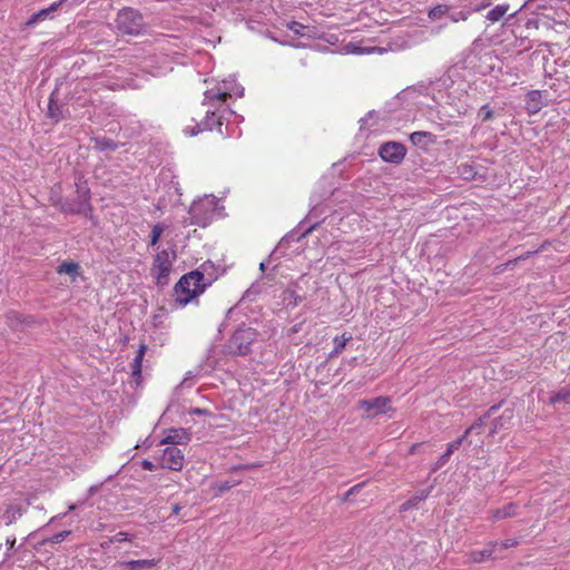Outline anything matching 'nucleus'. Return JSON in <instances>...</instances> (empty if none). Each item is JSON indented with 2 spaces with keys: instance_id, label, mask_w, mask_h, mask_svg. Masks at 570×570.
Returning a JSON list of instances; mask_svg holds the SVG:
<instances>
[{
  "instance_id": "nucleus-42",
  "label": "nucleus",
  "mask_w": 570,
  "mask_h": 570,
  "mask_svg": "<svg viewBox=\"0 0 570 570\" xmlns=\"http://www.w3.org/2000/svg\"><path fill=\"white\" fill-rule=\"evenodd\" d=\"M501 405H502V402L492 405L491 407L488 409V411L483 414V416L487 420L490 419L492 415L495 414V412L501 407Z\"/></svg>"
},
{
  "instance_id": "nucleus-1",
  "label": "nucleus",
  "mask_w": 570,
  "mask_h": 570,
  "mask_svg": "<svg viewBox=\"0 0 570 570\" xmlns=\"http://www.w3.org/2000/svg\"><path fill=\"white\" fill-rule=\"evenodd\" d=\"M232 91L228 89L227 85L224 82L223 87H218L216 89H208L204 94V104L214 107V110L208 109L206 111V118L204 121L196 124L190 130L188 128L185 129L186 134L190 136H196L204 130H213L217 128L218 131H222V116H217L219 111V106H222L229 97H232Z\"/></svg>"
},
{
  "instance_id": "nucleus-32",
  "label": "nucleus",
  "mask_w": 570,
  "mask_h": 570,
  "mask_svg": "<svg viewBox=\"0 0 570 570\" xmlns=\"http://www.w3.org/2000/svg\"><path fill=\"white\" fill-rule=\"evenodd\" d=\"M350 340H351V336H345V334H343L341 337L336 336L334 340L335 348L333 351V354L341 353L343 351V348L345 347L346 342Z\"/></svg>"
},
{
  "instance_id": "nucleus-34",
  "label": "nucleus",
  "mask_w": 570,
  "mask_h": 570,
  "mask_svg": "<svg viewBox=\"0 0 570 570\" xmlns=\"http://www.w3.org/2000/svg\"><path fill=\"white\" fill-rule=\"evenodd\" d=\"M451 455L445 451L440 458L439 460L433 464L432 466V472H436L438 470H440L442 466H444L448 461L450 460Z\"/></svg>"
},
{
  "instance_id": "nucleus-33",
  "label": "nucleus",
  "mask_w": 570,
  "mask_h": 570,
  "mask_svg": "<svg viewBox=\"0 0 570 570\" xmlns=\"http://www.w3.org/2000/svg\"><path fill=\"white\" fill-rule=\"evenodd\" d=\"M479 117L482 121H488L493 118V110L489 105H483L479 111Z\"/></svg>"
},
{
  "instance_id": "nucleus-45",
  "label": "nucleus",
  "mask_w": 570,
  "mask_h": 570,
  "mask_svg": "<svg viewBox=\"0 0 570 570\" xmlns=\"http://www.w3.org/2000/svg\"><path fill=\"white\" fill-rule=\"evenodd\" d=\"M114 543L112 538H109L107 541L100 543L101 549L107 550Z\"/></svg>"
},
{
  "instance_id": "nucleus-4",
  "label": "nucleus",
  "mask_w": 570,
  "mask_h": 570,
  "mask_svg": "<svg viewBox=\"0 0 570 570\" xmlns=\"http://www.w3.org/2000/svg\"><path fill=\"white\" fill-rule=\"evenodd\" d=\"M115 29L124 36H139L145 31L146 22L138 10L125 7L117 13Z\"/></svg>"
},
{
  "instance_id": "nucleus-9",
  "label": "nucleus",
  "mask_w": 570,
  "mask_h": 570,
  "mask_svg": "<svg viewBox=\"0 0 570 570\" xmlns=\"http://www.w3.org/2000/svg\"><path fill=\"white\" fill-rule=\"evenodd\" d=\"M160 465L173 471H180L184 465V454L176 446H167L163 450Z\"/></svg>"
},
{
  "instance_id": "nucleus-36",
  "label": "nucleus",
  "mask_w": 570,
  "mask_h": 570,
  "mask_svg": "<svg viewBox=\"0 0 570 570\" xmlns=\"http://www.w3.org/2000/svg\"><path fill=\"white\" fill-rule=\"evenodd\" d=\"M71 532L69 530H65L58 533H55L50 539H48V542L51 543H60L62 542Z\"/></svg>"
},
{
  "instance_id": "nucleus-14",
  "label": "nucleus",
  "mask_w": 570,
  "mask_h": 570,
  "mask_svg": "<svg viewBox=\"0 0 570 570\" xmlns=\"http://www.w3.org/2000/svg\"><path fill=\"white\" fill-rule=\"evenodd\" d=\"M146 351H147V345L145 343H141L139 345L137 354H136V356H135V358L132 360V363H131V375H132V379L135 380L137 385L140 384L142 360H144Z\"/></svg>"
},
{
  "instance_id": "nucleus-17",
  "label": "nucleus",
  "mask_w": 570,
  "mask_h": 570,
  "mask_svg": "<svg viewBox=\"0 0 570 570\" xmlns=\"http://www.w3.org/2000/svg\"><path fill=\"white\" fill-rule=\"evenodd\" d=\"M156 564L157 561L155 559L131 560L120 563V566L128 568V570H149Z\"/></svg>"
},
{
  "instance_id": "nucleus-5",
  "label": "nucleus",
  "mask_w": 570,
  "mask_h": 570,
  "mask_svg": "<svg viewBox=\"0 0 570 570\" xmlns=\"http://www.w3.org/2000/svg\"><path fill=\"white\" fill-rule=\"evenodd\" d=\"M257 336L258 333L256 330L247 326H239L226 342L225 351L230 355H248L252 352V345L256 342Z\"/></svg>"
},
{
  "instance_id": "nucleus-51",
  "label": "nucleus",
  "mask_w": 570,
  "mask_h": 570,
  "mask_svg": "<svg viewBox=\"0 0 570 570\" xmlns=\"http://www.w3.org/2000/svg\"><path fill=\"white\" fill-rule=\"evenodd\" d=\"M73 510H75V505L72 504L69 507V511H73Z\"/></svg>"
},
{
  "instance_id": "nucleus-6",
  "label": "nucleus",
  "mask_w": 570,
  "mask_h": 570,
  "mask_svg": "<svg viewBox=\"0 0 570 570\" xmlns=\"http://www.w3.org/2000/svg\"><path fill=\"white\" fill-rule=\"evenodd\" d=\"M176 250L163 249L158 252L153 261L150 274L156 278V285L165 287L169 283V274L173 271V264L176 261Z\"/></svg>"
},
{
  "instance_id": "nucleus-3",
  "label": "nucleus",
  "mask_w": 570,
  "mask_h": 570,
  "mask_svg": "<svg viewBox=\"0 0 570 570\" xmlns=\"http://www.w3.org/2000/svg\"><path fill=\"white\" fill-rule=\"evenodd\" d=\"M60 209L66 214L83 215L91 218L90 189L85 180L79 178L76 181V198L62 199Z\"/></svg>"
},
{
  "instance_id": "nucleus-19",
  "label": "nucleus",
  "mask_w": 570,
  "mask_h": 570,
  "mask_svg": "<svg viewBox=\"0 0 570 570\" xmlns=\"http://www.w3.org/2000/svg\"><path fill=\"white\" fill-rule=\"evenodd\" d=\"M541 92L539 90H532L527 96V109L531 114H535L541 109Z\"/></svg>"
},
{
  "instance_id": "nucleus-35",
  "label": "nucleus",
  "mask_w": 570,
  "mask_h": 570,
  "mask_svg": "<svg viewBox=\"0 0 570 570\" xmlns=\"http://www.w3.org/2000/svg\"><path fill=\"white\" fill-rule=\"evenodd\" d=\"M112 540H114V543L116 542H125V541H132L135 535L134 534H129L127 532H118L116 533L114 537H111Z\"/></svg>"
},
{
  "instance_id": "nucleus-46",
  "label": "nucleus",
  "mask_w": 570,
  "mask_h": 570,
  "mask_svg": "<svg viewBox=\"0 0 570 570\" xmlns=\"http://www.w3.org/2000/svg\"><path fill=\"white\" fill-rule=\"evenodd\" d=\"M419 446H420V444H417V443H416V444H413V445L410 448L409 453H410V454H414V453L417 451Z\"/></svg>"
},
{
  "instance_id": "nucleus-26",
  "label": "nucleus",
  "mask_w": 570,
  "mask_h": 570,
  "mask_svg": "<svg viewBox=\"0 0 570 570\" xmlns=\"http://www.w3.org/2000/svg\"><path fill=\"white\" fill-rule=\"evenodd\" d=\"M448 12H449V6L448 4H438V6L433 7L429 11L428 16L432 20H436V19H440L443 16H445Z\"/></svg>"
},
{
  "instance_id": "nucleus-22",
  "label": "nucleus",
  "mask_w": 570,
  "mask_h": 570,
  "mask_svg": "<svg viewBox=\"0 0 570 570\" xmlns=\"http://www.w3.org/2000/svg\"><path fill=\"white\" fill-rule=\"evenodd\" d=\"M509 4H498L492 10H490L487 14V19L491 22H498L503 18V16L508 12Z\"/></svg>"
},
{
  "instance_id": "nucleus-11",
  "label": "nucleus",
  "mask_w": 570,
  "mask_h": 570,
  "mask_svg": "<svg viewBox=\"0 0 570 570\" xmlns=\"http://www.w3.org/2000/svg\"><path fill=\"white\" fill-rule=\"evenodd\" d=\"M513 415L514 414H513V410L512 409H505L503 411V413L499 417H495L492 421L489 434L491 436H493L494 434H497L501 430L509 429L511 426Z\"/></svg>"
},
{
  "instance_id": "nucleus-2",
  "label": "nucleus",
  "mask_w": 570,
  "mask_h": 570,
  "mask_svg": "<svg viewBox=\"0 0 570 570\" xmlns=\"http://www.w3.org/2000/svg\"><path fill=\"white\" fill-rule=\"evenodd\" d=\"M210 281H205L204 273L199 269L191 271L180 277V279L174 286L176 295V302L180 306H185L190 303L195 297L199 296L207 286L210 285Z\"/></svg>"
},
{
  "instance_id": "nucleus-23",
  "label": "nucleus",
  "mask_w": 570,
  "mask_h": 570,
  "mask_svg": "<svg viewBox=\"0 0 570 570\" xmlns=\"http://www.w3.org/2000/svg\"><path fill=\"white\" fill-rule=\"evenodd\" d=\"M458 171L460 174V176L465 179V180H473L475 179V176H476V170L475 168L470 165V164H461L459 167H458Z\"/></svg>"
},
{
  "instance_id": "nucleus-25",
  "label": "nucleus",
  "mask_w": 570,
  "mask_h": 570,
  "mask_svg": "<svg viewBox=\"0 0 570 570\" xmlns=\"http://www.w3.org/2000/svg\"><path fill=\"white\" fill-rule=\"evenodd\" d=\"M365 484H366V482H361V483H357L354 487H352L348 491H346L343 494V497L341 498V501H343V502L354 501V497L361 492V490L364 488Z\"/></svg>"
},
{
  "instance_id": "nucleus-50",
  "label": "nucleus",
  "mask_w": 570,
  "mask_h": 570,
  "mask_svg": "<svg viewBox=\"0 0 570 570\" xmlns=\"http://www.w3.org/2000/svg\"><path fill=\"white\" fill-rule=\"evenodd\" d=\"M259 268H261V271H263V272H264V271H265V268H266V264H265L264 262H262V263H261V265H259Z\"/></svg>"
},
{
  "instance_id": "nucleus-13",
  "label": "nucleus",
  "mask_w": 570,
  "mask_h": 570,
  "mask_svg": "<svg viewBox=\"0 0 570 570\" xmlns=\"http://www.w3.org/2000/svg\"><path fill=\"white\" fill-rule=\"evenodd\" d=\"M410 141L419 148L428 149L436 141V136L430 131H414L410 135Z\"/></svg>"
},
{
  "instance_id": "nucleus-44",
  "label": "nucleus",
  "mask_w": 570,
  "mask_h": 570,
  "mask_svg": "<svg viewBox=\"0 0 570 570\" xmlns=\"http://www.w3.org/2000/svg\"><path fill=\"white\" fill-rule=\"evenodd\" d=\"M193 414H196V415H206L208 414V410L206 409H199V407H194L191 409L190 411Z\"/></svg>"
},
{
  "instance_id": "nucleus-24",
  "label": "nucleus",
  "mask_w": 570,
  "mask_h": 570,
  "mask_svg": "<svg viewBox=\"0 0 570 570\" xmlns=\"http://www.w3.org/2000/svg\"><path fill=\"white\" fill-rule=\"evenodd\" d=\"M78 271H79V265L73 262H63L57 268L58 274H68V275H77Z\"/></svg>"
},
{
  "instance_id": "nucleus-29",
  "label": "nucleus",
  "mask_w": 570,
  "mask_h": 570,
  "mask_svg": "<svg viewBox=\"0 0 570 570\" xmlns=\"http://www.w3.org/2000/svg\"><path fill=\"white\" fill-rule=\"evenodd\" d=\"M487 419L482 415L474 423L465 430V434L469 436L471 433L475 432L476 434L481 433L482 428L484 426Z\"/></svg>"
},
{
  "instance_id": "nucleus-37",
  "label": "nucleus",
  "mask_w": 570,
  "mask_h": 570,
  "mask_svg": "<svg viewBox=\"0 0 570 570\" xmlns=\"http://www.w3.org/2000/svg\"><path fill=\"white\" fill-rule=\"evenodd\" d=\"M6 544L8 547V550L6 552V560L10 559L12 553L11 551L14 549V546H16V537H8L7 540H6Z\"/></svg>"
},
{
  "instance_id": "nucleus-43",
  "label": "nucleus",
  "mask_w": 570,
  "mask_h": 570,
  "mask_svg": "<svg viewBox=\"0 0 570 570\" xmlns=\"http://www.w3.org/2000/svg\"><path fill=\"white\" fill-rule=\"evenodd\" d=\"M141 468H142L144 470H147V471H154L156 466H155V464H154L151 461H149V460H144V461L141 462Z\"/></svg>"
},
{
  "instance_id": "nucleus-8",
  "label": "nucleus",
  "mask_w": 570,
  "mask_h": 570,
  "mask_svg": "<svg viewBox=\"0 0 570 570\" xmlns=\"http://www.w3.org/2000/svg\"><path fill=\"white\" fill-rule=\"evenodd\" d=\"M406 154V148L403 144L396 141H389L381 145L379 149L380 157L391 164H400Z\"/></svg>"
},
{
  "instance_id": "nucleus-12",
  "label": "nucleus",
  "mask_w": 570,
  "mask_h": 570,
  "mask_svg": "<svg viewBox=\"0 0 570 570\" xmlns=\"http://www.w3.org/2000/svg\"><path fill=\"white\" fill-rule=\"evenodd\" d=\"M498 542H489L483 550L472 551L470 553V559L475 563H480L490 559H497L498 556L495 554V552L498 550Z\"/></svg>"
},
{
  "instance_id": "nucleus-47",
  "label": "nucleus",
  "mask_w": 570,
  "mask_h": 570,
  "mask_svg": "<svg viewBox=\"0 0 570 570\" xmlns=\"http://www.w3.org/2000/svg\"><path fill=\"white\" fill-rule=\"evenodd\" d=\"M488 6H489V3H481L480 6H478V7L475 8V11H481V10H483L484 8H487Z\"/></svg>"
},
{
  "instance_id": "nucleus-49",
  "label": "nucleus",
  "mask_w": 570,
  "mask_h": 570,
  "mask_svg": "<svg viewBox=\"0 0 570 570\" xmlns=\"http://www.w3.org/2000/svg\"><path fill=\"white\" fill-rule=\"evenodd\" d=\"M243 94H244V89H243V88L238 89V90L235 92V95H236V96H238V97H242V96H243Z\"/></svg>"
},
{
  "instance_id": "nucleus-7",
  "label": "nucleus",
  "mask_w": 570,
  "mask_h": 570,
  "mask_svg": "<svg viewBox=\"0 0 570 570\" xmlns=\"http://www.w3.org/2000/svg\"><path fill=\"white\" fill-rule=\"evenodd\" d=\"M391 399L389 396H377L370 400H361L358 407L364 411V417L372 419L386 413L390 409Z\"/></svg>"
},
{
  "instance_id": "nucleus-30",
  "label": "nucleus",
  "mask_w": 570,
  "mask_h": 570,
  "mask_svg": "<svg viewBox=\"0 0 570 570\" xmlns=\"http://www.w3.org/2000/svg\"><path fill=\"white\" fill-rule=\"evenodd\" d=\"M468 440V435L463 433L460 438L455 439L454 441L450 442L448 444L446 452L452 455L454 451L459 450L460 446L463 444L464 441Z\"/></svg>"
},
{
  "instance_id": "nucleus-18",
  "label": "nucleus",
  "mask_w": 570,
  "mask_h": 570,
  "mask_svg": "<svg viewBox=\"0 0 570 570\" xmlns=\"http://www.w3.org/2000/svg\"><path fill=\"white\" fill-rule=\"evenodd\" d=\"M91 140L94 142V147L100 151H115L119 148V144L108 137H94Z\"/></svg>"
},
{
  "instance_id": "nucleus-40",
  "label": "nucleus",
  "mask_w": 570,
  "mask_h": 570,
  "mask_svg": "<svg viewBox=\"0 0 570 570\" xmlns=\"http://www.w3.org/2000/svg\"><path fill=\"white\" fill-rule=\"evenodd\" d=\"M498 543H499L498 549L502 551V550H505L508 548L517 546L518 542L515 540H513V539H508V540H504V541L498 542Z\"/></svg>"
},
{
  "instance_id": "nucleus-10",
  "label": "nucleus",
  "mask_w": 570,
  "mask_h": 570,
  "mask_svg": "<svg viewBox=\"0 0 570 570\" xmlns=\"http://www.w3.org/2000/svg\"><path fill=\"white\" fill-rule=\"evenodd\" d=\"M66 1L67 0L56 1V2L51 3L48 8L41 9L38 12H35L27 20L26 27L31 28V27H35L40 21H45L48 18H52V13H55Z\"/></svg>"
},
{
  "instance_id": "nucleus-28",
  "label": "nucleus",
  "mask_w": 570,
  "mask_h": 570,
  "mask_svg": "<svg viewBox=\"0 0 570 570\" xmlns=\"http://www.w3.org/2000/svg\"><path fill=\"white\" fill-rule=\"evenodd\" d=\"M561 401H564L566 403H570V390H561L557 393H553L551 396H550V403L551 404H556V403H559Z\"/></svg>"
},
{
  "instance_id": "nucleus-16",
  "label": "nucleus",
  "mask_w": 570,
  "mask_h": 570,
  "mask_svg": "<svg viewBox=\"0 0 570 570\" xmlns=\"http://www.w3.org/2000/svg\"><path fill=\"white\" fill-rule=\"evenodd\" d=\"M432 489L433 485H430L428 489L419 490L411 499L400 505V512L416 508L420 502L424 501L430 495Z\"/></svg>"
},
{
  "instance_id": "nucleus-27",
  "label": "nucleus",
  "mask_w": 570,
  "mask_h": 570,
  "mask_svg": "<svg viewBox=\"0 0 570 570\" xmlns=\"http://www.w3.org/2000/svg\"><path fill=\"white\" fill-rule=\"evenodd\" d=\"M165 228L161 224H156L151 228L149 246H155L159 242Z\"/></svg>"
},
{
  "instance_id": "nucleus-31",
  "label": "nucleus",
  "mask_w": 570,
  "mask_h": 570,
  "mask_svg": "<svg viewBox=\"0 0 570 570\" xmlns=\"http://www.w3.org/2000/svg\"><path fill=\"white\" fill-rule=\"evenodd\" d=\"M288 29L297 35V36H301V37H305L306 33L304 32L305 29H307L306 26L302 24L301 22L298 21H291L288 24H287Z\"/></svg>"
},
{
  "instance_id": "nucleus-41",
  "label": "nucleus",
  "mask_w": 570,
  "mask_h": 570,
  "mask_svg": "<svg viewBox=\"0 0 570 570\" xmlns=\"http://www.w3.org/2000/svg\"><path fill=\"white\" fill-rule=\"evenodd\" d=\"M501 405H502V402L492 405L491 407L488 409V411L483 414V416L487 420L490 419L492 415L495 414V412L501 407Z\"/></svg>"
},
{
  "instance_id": "nucleus-38",
  "label": "nucleus",
  "mask_w": 570,
  "mask_h": 570,
  "mask_svg": "<svg viewBox=\"0 0 570 570\" xmlns=\"http://www.w3.org/2000/svg\"><path fill=\"white\" fill-rule=\"evenodd\" d=\"M238 482L234 481V482H229V481H223L220 483L217 484V489H218V492L219 493H224L228 490H230L233 487H235Z\"/></svg>"
},
{
  "instance_id": "nucleus-48",
  "label": "nucleus",
  "mask_w": 570,
  "mask_h": 570,
  "mask_svg": "<svg viewBox=\"0 0 570 570\" xmlns=\"http://www.w3.org/2000/svg\"><path fill=\"white\" fill-rule=\"evenodd\" d=\"M179 511H180V507H179L178 504H175V505H174V508H173V512H174L175 514H178V513H179Z\"/></svg>"
},
{
  "instance_id": "nucleus-21",
  "label": "nucleus",
  "mask_w": 570,
  "mask_h": 570,
  "mask_svg": "<svg viewBox=\"0 0 570 570\" xmlns=\"http://www.w3.org/2000/svg\"><path fill=\"white\" fill-rule=\"evenodd\" d=\"M53 95L51 94L49 105H48V115L50 118L55 119L56 121H59L60 119H63V112H62V106L56 104L53 99Z\"/></svg>"
},
{
  "instance_id": "nucleus-52",
  "label": "nucleus",
  "mask_w": 570,
  "mask_h": 570,
  "mask_svg": "<svg viewBox=\"0 0 570 570\" xmlns=\"http://www.w3.org/2000/svg\"><path fill=\"white\" fill-rule=\"evenodd\" d=\"M367 116H368V117H373V111H370V112L367 114Z\"/></svg>"
},
{
  "instance_id": "nucleus-39",
  "label": "nucleus",
  "mask_w": 570,
  "mask_h": 570,
  "mask_svg": "<svg viewBox=\"0 0 570 570\" xmlns=\"http://www.w3.org/2000/svg\"><path fill=\"white\" fill-rule=\"evenodd\" d=\"M468 18H469V12H464V11L454 12L450 16V19L453 22L465 21Z\"/></svg>"
},
{
  "instance_id": "nucleus-20",
  "label": "nucleus",
  "mask_w": 570,
  "mask_h": 570,
  "mask_svg": "<svg viewBox=\"0 0 570 570\" xmlns=\"http://www.w3.org/2000/svg\"><path fill=\"white\" fill-rule=\"evenodd\" d=\"M517 504L509 503L504 505L503 508L497 509L492 512V519L493 520H502L507 518H511L515 515L517 512Z\"/></svg>"
},
{
  "instance_id": "nucleus-15",
  "label": "nucleus",
  "mask_w": 570,
  "mask_h": 570,
  "mask_svg": "<svg viewBox=\"0 0 570 570\" xmlns=\"http://www.w3.org/2000/svg\"><path fill=\"white\" fill-rule=\"evenodd\" d=\"M190 440V434L185 429H171L168 435L161 441V444H186Z\"/></svg>"
}]
</instances>
